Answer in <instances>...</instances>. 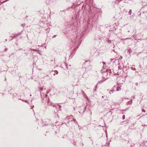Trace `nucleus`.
I'll use <instances>...</instances> for the list:
<instances>
[{"label":"nucleus","instance_id":"obj_3","mask_svg":"<svg viewBox=\"0 0 147 147\" xmlns=\"http://www.w3.org/2000/svg\"><path fill=\"white\" fill-rule=\"evenodd\" d=\"M132 10L131 9L129 10V14L131 15V13Z\"/></svg>","mask_w":147,"mask_h":147},{"label":"nucleus","instance_id":"obj_2","mask_svg":"<svg viewBox=\"0 0 147 147\" xmlns=\"http://www.w3.org/2000/svg\"><path fill=\"white\" fill-rule=\"evenodd\" d=\"M118 87H117V88H116V89L115 90V88H116V87L115 86H114V87L113 88V90L114 91H118V89L117 88H118Z\"/></svg>","mask_w":147,"mask_h":147},{"label":"nucleus","instance_id":"obj_8","mask_svg":"<svg viewBox=\"0 0 147 147\" xmlns=\"http://www.w3.org/2000/svg\"><path fill=\"white\" fill-rule=\"evenodd\" d=\"M55 36H54L53 37V38L55 37Z\"/></svg>","mask_w":147,"mask_h":147},{"label":"nucleus","instance_id":"obj_1","mask_svg":"<svg viewBox=\"0 0 147 147\" xmlns=\"http://www.w3.org/2000/svg\"><path fill=\"white\" fill-rule=\"evenodd\" d=\"M53 72H54V73L53 74V75H55V74H58V71L56 70L54 71H53Z\"/></svg>","mask_w":147,"mask_h":147},{"label":"nucleus","instance_id":"obj_6","mask_svg":"<svg viewBox=\"0 0 147 147\" xmlns=\"http://www.w3.org/2000/svg\"><path fill=\"white\" fill-rule=\"evenodd\" d=\"M33 51H37V50L36 49H33Z\"/></svg>","mask_w":147,"mask_h":147},{"label":"nucleus","instance_id":"obj_5","mask_svg":"<svg viewBox=\"0 0 147 147\" xmlns=\"http://www.w3.org/2000/svg\"><path fill=\"white\" fill-rule=\"evenodd\" d=\"M102 63L103 64H105V63L104 62H102Z\"/></svg>","mask_w":147,"mask_h":147},{"label":"nucleus","instance_id":"obj_7","mask_svg":"<svg viewBox=\"0 0 147 147\" xmlns=\"http://www.w3.org/2000/svg\"><path fill=\"white\" fill-rule=\"evenodd\" d=\"M59 108H61V105H59Z\"/></svg>","mask_w":147,"mask_h":147},{"label":"nucleus","instance_id":"obj_4","mask_svg":"<svg viewBox=\"0 0 147 147\" xmlns=\"http://www.w3.org/2000/svg\"><path fill=\"white\" fill-rule=\"evenodd\" d=\"M142 112H145V110H144L143 109H142Z\"/></svg>","mask_w":147,"mask_h":147},{"label":"nucleus","instance_id":"obj_9","mask_svg":"<svg viewBox=\"0 0 147 147\" xmlns=\"http://www.w3.org/2000/svg\"><path fill=\"white\" fill-rule=\"evenodd\" d=\"M122 0H120V1H122Z\"/></svg>","mask_w":147,"mask_h":147}]
</instances>
